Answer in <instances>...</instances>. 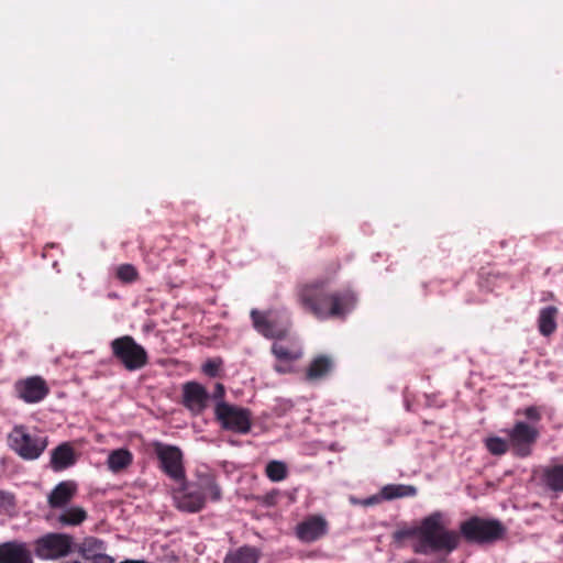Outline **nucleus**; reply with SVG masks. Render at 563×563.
<instances>
[{
    "mask_svg": "<svg viewBox=\"0 0 563 563\" xmlns=\"http://www.w3.org/2000/svg\"><path fill=\"white\" fill-rule=\"evenodd\" d=\"M297 299L302 310L318 320L344 319L357 301L351 288L332 290L328 279H316L299 286Z\"/></svg>",
    "mask_w": 563,
    "mask_h": 563,
    "instance_id": "1",
    "label": "nucleus"
},
{
    "mask_svg": "<svg viewBox=\"0 0 563 563\" xmlns=\"http://www.w3.org/2000/svg\"><path fill=\"white\" fill-rule=\"evenodd\" d=\"M411 537L417 539L413 552L422 555L450 554L460 545L459 534L455 530L445 527L444 516L441 511H434L424 517L418 527L399 529L393 533L395 541H402Z\"/></svg>",
    "mask_w": 563,
    "mask_h": 563,
    "instance_id": "2",
    "label": "nucleus"
},
{
    "mask_svg": "<svg viewBox=\"0 0 563 563\" xmlns=\"http://www.w3.org/2000/svg\"><path fill=\"white\" fill-rule=\"evenodd\" d=\"M179 487L175 490L177 508L187 512H198L206 504L207 497L213 501L221 499V489L211 477L200 479L199 483H177Z\"/></svg>",
    "mask_w": 563,
    "mask_h": 563,
    "instance_id": "3",
    "label": "nucleus"
},
{
    "mask_svg": "<svg viewBox=\"0 0 563 563\" xmlns=\"http://www.w3.org/2000/svg\"><path fill=\"white\" fill-rule=\"evenodd\" d=\"M506 527L498 519H487L473 516L460 523L459 534L467 543L486 544L493 543L505 537Z\"/></svg>",
    "mask_w": 563,
    "mask_h": 563,
    "instance_id": "4",
    "label": "nucleus"
},
{
    "mask_svg": "<svg viewBox=\"0 0 563 563\" xmlns=\"http://www.w3.org/2000/svg\"><path fill=\"white\" fill-rule=\"evenodd\" d=\"M112 356L123 365L126 371L133 372L143 368L148 363L146 350L133 336L122 335L110 343Z\"/></svg>",
    "mask_w": 563,
    "mask_h": 563,
    "instance_id": "5",
    "label": "nucleus"
},
{
    "mask_svg": "<svg viewBox=\"0 0 563 563\" xmlns=\"http://www.w3.org/2000/svg\"><path fill=\"white\" fill-rule=\"evenodd\" d=\"M214 419L222 430L233 433L246 434L252 429V411L227 401L216 404Z\"/></svg>",
    "mask_w": 563,
    "mask_h": 563,
    "instance_id": "6",
    "label": "nucleus"
},
{
    "mask_svg": "<svg viewBox=\"0 0 563 563\" xmlns=\"http://www.w3.org/2000/svg\"><path fill=\"white\" fill-rule=\"evenodd\" d=\"M10 448L23 460L38 459L47 446V438L31 434L23 426H15L8 437Z\"/></svg>",
    "mask_w": 563,
    "mask_h": 563,
    "instance_id": "7",
    "label": "nucleus"
},
{
    "mask_svg": "<svg viewBox=\"0 0 563 563\" xmlns=\"http://www.w3.org/2000/svg\"><path fill=\"white\" fill-rule=\"evenodd\" d=\"M153 450L162 472L175 483H183L186 477V470L181 450L176 445L159 441L153 443Z\"/></svg>",
    "mask_w": 563,
    "mask_h": 563,
    "instance_id": "8",
    "label": "nucleus"
},
{
    "mask_svg": "<svg viewBox=\"0 0 563 563\" xmlns=\"http://www.w3.org/2000/svg\"><path fill=\"white\" fill-rule=\"evenodd\" d=\"M539 434L537 428L527 422L517 421L514 427L507 431L512 454L521 459L530 456Z\"/></svg>",
    "mask_w": 563,
    "mask_h": 563,
    "instance_id": "9",
    "label": "nucleus"
},
{
    "mask_svg": "<svg viewBox=\"0 0 563 563\" xmlns=\"http://www.w3.org/2000/svg\"><path fill=\"white\" fill-rule=\"evenodd\" d=\"M73 537L64 533H47L34 542L35 554L43 560H56L71 551Z\"/></svg>",
    "mask_w": 563,
    "mask_h": 563,
    "instance_id": "10",
    "label": "nucleus"
},
{
    "mask_svg": "<svg viewBox=\"0 0 563 563\" xmlns=\"http://www.w3.org/2000/svg\"><path fill=\"white\" fill-rule=\"evenodd\" d=\"M210 394L200 383L190 380L183 384L181 405L192 415L200 416L209 406Z\"/></svg>",
    "mask_w": 563,
    "mask_h": 563,
    "instance_id": "11",
    "label": "nucleus"
},
{
    "mask_svg": "<svg viewBox=\"0 0 563 563\" xmlns=\"http://www.w3.org/2000/svg\"><path fill=\"white\" fill-rule=\"evenodd\" d=\"M16 397L26 404L42 401L49 393V388L41 376H30L19 379L13 386Z\"/></svg>",
    "mask_w": 563,
    "mask_h": 563,
    "instance_id": "12",
    "label": "nucleus"
},
{
    "mask_svg": "<svg viewBox=\"0 0 563 563\" xmlns=\"http://www.w3.org/2000/svg\"><path fill=\"white\" fill-rule=\"evenodd\" d=\"M0 563H34L31 545L20 540L0 543Z\"/></svg>",
    "mask_w": 563,
    "mask_h": 563,
    "instance_id": "13",
    "label": "nucleus"
},
{
    "mask_svg": "<svg viewBox=\"0 0 563 563\" xmlns=\"http://www.w3.org/2000/svg\"><path fill=\"white\" fill-rule=\"evenodd\" d=\"M328 533V521L320 515L307 517L297 525L296 536L302 542H314Z\"/></svg>",
    "mask_w": 563,
    "mask_h": 563,
    "instance_id": "14",
    "label": "nucleus"
},
{
    "mask_svg": "<svg viewBox=\"0 0 563 563\" xmlns=\"http://www.w3.org/2000/svg\"><path fill=\"white\" fill-rule=\"evenodd\" d=\"M251 318L255 330L267 339H274L275 341L284 340L290 330L289 325L278 324L256 309L251 311Z\"/></svg>",
    "mask_w": 563,
    "mask_h": 563,
    "instance_id": "15",
    "label": "nucleus"
},
{
    "mask_svg": "<svg viewBox=\"0 0 563 563\" xmlns=\"http://www.w3.org/2000/svg\"><path fill=\"white\" fill-rule=\"evenodd\" d=\"M272 353L282 362H294L302 356V350L298 339L288 331V335L280 341H275L272 345Z\"/></svg>",
    "mask_w": 563,
    "mask_h": 563,
    "instance_id": "16",
    "label": "nucleus"
},
{
    "mask_svg": "<svg viewBox=\"0 0 563 563\" xmlns=\"http://www.w3.org/2000/svg\"><path fill=\"white\" fill-rule=\"evenodd\" d=\"M77 487L74 482H60L48 495V505L53 509L66 507L76 494Z\"/></svg>",
    "mask_w": 563,
    "mask_h": 563,
    "instance_id": "17",
    "label": "nucleus"
},
{
    "mask_svg": "<svg viewBox=\"0 0 563 563\" xmlns=\"http://www.w3.org/2000/svg\"><path fill=\"white\" fill-rule=\"evenodd\" d=\"M76 463V455L73 446L68 443H62L52 451L51 467L56 471H63Z\"/></svg>",
    "mask_w": 563,
    "mask_h": 563,
    "instance_id": "18",
    "label": "nucleus"
},
{
    "mask_svg": "<svg viewBox=\"0 0 563 563\" xmlns=\"http://www.w3.org/2000/svg\"><path fill=\"white\" fill-rule=\"evenodd\" d=\"M334 367L333 358L329 355L320 354L316 356L306 371L308 380H319L328 376Z\"/></svg>",
    "mask_w": 563,
    "mask_h": 563,
    "instance_id": "19",
    "label": "nucleus"
},
{
    "mask_svg": "<svg viewBox=\"0 0 563 563\" xmlns=\"http://www.w3.org/2000/svg\"><path fill=\"white\" fill-rule=\"evenodd\" d=\"M261 552L255 547L243 545L227 553L223 563H257Z\"/></svg>",
    "mask_w": 563,
    "mask_h": 563,
    "instance_id": "20",
    "label": "nucleus"
},
{
    "mask_svg": "<svg viewBox=\"0 0 563 563\" xmlns=\"http://www.w3.org/2000/svg\"><path fill=\"white\" fill-rule=\"evenodd\" d=\"M542 481L551 492L563 493V464L545 467L542 473Z\"/></svg>",
    "mask_w": 563,
    "mask_h": 563,
    "instance_id": "21",
    "label": "nucleus"
},
{
    "mask_svg": "<svg viewBox=\"0 0 563 563\" xmlns=\"http://www.w3.org/2000/svg\"><path fill=\"white\" fill-rule=\"evenodd\" d=\"M87 517V511L82 507L73 506L64 509L56 517V521L63 527H75L81 525Z\"/></svg>",
    "mask_w": 563,
    "mask_h": 563,
    "instance_id": "22",
    "label": "nucleus"
},
{
    "mask_svg": "<svg viewBox=\"0 0 563 563\" xmlns=\"http://www.w3.org/2000/svg\"><path fill=\"white\" fill-rule=\"evenodd\" d=\"M558 308L554 306H549L541 309L539 318H538V327L539 331L544 336H550L556 330V318Z\"/></svg>",
    "mask_w": 563,
    "mask_h": 563,
    "instance_id": "23",
    "label": "nucleus"
},
{
    "mask_svg": "<svg viewBox=\"0 0 563 563\" xmlns=\"http://www.w3.org/2000/svg\"><path fill=\"white\" fill-rule=\"evenodd\" d=\"M384 500L413 497L417 495V487L406 484H388L382 487Z\"/></svg>",
    "mask_w": 563,
    "mask_h": 563,
    "instance_id": "24",
    "label": "nucleus"
},
{
    "mask_svg": "<svg viewBox=\"0 0 563 563\" xmlns=\"http://www.w3.org/2000/svg\"><path fill=\"white\" fill-rule=\"evenodd\" d=\"M132 463V454L124 449L114 450L108 457L109 468L113 472L122 471Z\"/></svg>",
    "mask_w": 563,
    "mask_h": 563,
    "instance_id": "25",
    "label": "nucleus"
},
{
    "mask_svg": "<svg viewBox=\"0 0 563 563\" xmlns=\"http://www.w3.org/2000/svg\"><path fill=\"white\" fill-rule=\"evenodd\" d=\"M114 276L123 284H132L140 278L136 267L129 263L117 266Z\"/></svg>",
    "mask_w": 563,
    "mask_h": 563,
    "instance_id": "26",
    "label": "nucleus"
},
{
    "mask_svg": "<svg viewBox=\"0 0 563 563\" xmlns=\"http://www.w3.org/2000/svg\"><path fill=\"white\" fill-rule=\"evenodd\" d=\"M265 474L272 482H282L288 475L287 465L282 461H271L265 467Z\"/></svg>",
    "mask_w": 563,
    "mask_h": 563,
    "instance_id": "27",
    "label": "nucleus"
},
{
    "mask_svg": "<svg viewBox=\"0 0 563 563\" xmlns=\"http://www.w3.org/2000/svg\"><path fill=\"white\" fill-rule=\"evenodd\" d=\"M485 445L488 452L493 455H503L510 449L509 441L499 437L487 438L485 440Z\"/></svg>",
    "mask_w": 563,
    "mask_h": 563,
    "instance_id": "28",
    "label": "nucleus"
},
{
    "mask_svg": "<svg viewBox=\"0 0 563 563\" xmlns=\"http://www.w3.org/2000/svg\"><path fill=\"white\" fill-rule=\"evenodd\" d=\"M221 367L222 361L220 358H211L203 364L202 372L209 377H217Z\"/></svg>",
    "mask_w": 563,
    "mask_h": 563,
    "instance_id": "29",
    "label": "nucleus"
},
{
    "mask_svg": "<svg viewBox=\"0 0 563 563\" xmlns=\"http://www.w3.org/2000/svg\"><path fill=\"white\" fill-rule=\"evenodd\" d=\"M382 500H384L383 494H382V489L379 490V493L377 495H373V496H371L368 498H365V499H362V500H360V499H357L356 497H353V496L350 497V503L352 505H361V506H364V507L377 505Z\"/></svg>",
    "mask_w": 563,
    "mask_h": 563,
    "instance_id": "30",
    "label": "nucleus"
},
{
    "mask_svg": "<svg viewBox=\"0 0 563 563\" xmlns=\"http://www.w3.org/2000/svg\"><path fill=\"white\" fill-rule=\"evenodd\" d=\"M523 415L526 416L527 419L534 421V422H538L541 420V412H540L539 408L536 406L527 407L523 410Z\"/></svg>",
    "mask_w": 563,
    "mask_h": 563,
    "instance_id": "31",
    "label": "nucleus"
},
{
    "mask_svg": "<svg viewBox=\"0 0 563 563\" xmlns=\"http://www.w3.org/2000/svg\"><path fill=\"white\" fill-rule=\"evenodd\" d=\"M224 397H225V387H224V385L221 384V383H217L216 386H214V390H213L212 395H210V398L216 400V404H217L218 401H224Z\"/></svg>",
    "mask_w": 563,
    "mask_h": 563,
    "instance_id": "32",
    "label": "nucleus"
},
{
    "mask_svg": "<svg viewBox=\"0 0 563 563\" xmlns=\"http://www.w3.org/2000/svg\"><path fill=\"white\" fill-rule=\"evenodd\" d=\"M277 493L271 492L262 497V503L266 506H274L276 504Z\"/></svg>",
    "mask_w": 563,
    "mask_h": 563,
    "instance_id": "33",
    "label": "nucleus"
},
{
    "mask_svg": "<svg viewBox=\"0 0 563 563\" xmlns=\"http://www.w3.org/2000/svg\"><path fill=\"white\" fill-rule=\"evenodd\" d=\"M275 369H276L277 372H279V373H285V372H286V369H285L282 365H276V366H275Z\"/></svg>",
    "mask_w": 563,
    "mask_h": 563,
    "instance_id": "34",
    "label": "nucleus"
}]
</instances>
